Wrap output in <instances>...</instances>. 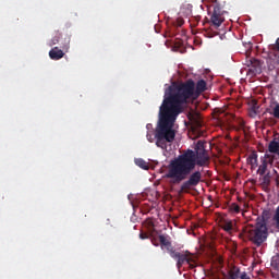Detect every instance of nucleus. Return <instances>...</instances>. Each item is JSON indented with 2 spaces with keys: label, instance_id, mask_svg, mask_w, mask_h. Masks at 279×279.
<instances>
[{
  "label": "nucleus",
  "instance_id": "obj_1",
  "mask_svg": "<svg viewBox=\"0 0 279 279\" xmlns=\"http://www.w3.org/2000/svg\"><path fill=\"white\" fill-rule=\"evenodd\" d=\"M195 97V81L187 80L182 83H172L165 92L162 104L159 108V123L155 132L156 145L167 149L175 141L173 125L184 106Z\"/></svg>",
  "mask_w": 279,
  "mask_h": 279
},
{
  "label": "nucleus",
  "instance_id": "obj_2",
  "mask_svg": "<svg viewBox=\"0 0 279 279\" xmlns=\"http://www.w3.org/2000/svg\"><path fill=\"white\" fill-rule=\"evenodd\" d=\"M208 165H210L208 153L195 154L194 150L187 149L170 161L166 178L172 180V184H180L189 178L179 190V195H182V193H189L202 182V172L194 171L195 167H208Z\"/></svg>",
  "mask_w": 279,
  "mask_h": 279
},
{
  "label": "nucleus",
  "instance_id": "obj_3",
  "mask_svg": "<svg viewBox=\"0 0 279 279\" xmlns=\"http://www.w3.org/2000/svg\"><path fill=\"white\" fill-rule=\"evenodd\" d=\"M267 225L263 222H257L256 228L248 231V239L257 245V247H260L265 241H267Z\"/></svg>",
  "mask_w": 279,
  "mask_h": 279
},
{
  "label": "nucleus",
  "instance_id": "obj_4",
  "mask_svg": "<svg viewBox=\"0 0 279 279\" xmlns=\"http://www.w3.org/2000/svg\"><path fill=\"white\" fill-rule=\"evenodd\" d=\"M170 256L174 260H177V267L180 269L184 263H186L190 267V269H195L197 267V264H195V259L193 258V255L191 252L186 251L183 253L177 252L175 250H170Z\"/></svg>",
  "mask_w": 279,
  "mask_h": 279
},
{
  "label": "nucleus",
  "instance_id": "obj_5",
  "mask_svg": "<svg viewBox=\"0 0 279 279\" xmlns=\"http://www.w3.org/2000/svg\"><path fill=\"white\" fill-rule=\"evenodd\" d=\"M53 45H60V48L69 53V49H71V36L65 35L62 37V33L57 31L56 35L49 41V47H53Z\"/></svg>",
  "mask_w": 279,
  "mask_h": 279
},
{
  "label": "nucleus",
  "instance_id": "obj_6",
  "mask_svg": "<svg viewBox=\"0 0 279 279\" xmlns=\"http://www.w3.org/2000/svg\"><path fill=\"white\" fill-rule=\"evenodd\" d=\"M223 13L225 11L221 10V5H219V3H216L214 5V12L210 16V22L213 23V25H215V27H221V23L226 21V19L223 17Z\"/></svg>",
  "mask_w": 279,
  "mask_h": 279
},
{
  "label": "nucleus",
  "instance_id": "obj_7",
  "mask_svg": "<svg viewBox=\"0 0 279 279\" xmlns=\"http://www.w3.org/2000/svg\"><path fill=\"white\" fill-rule=\"evenodd\" d=\"M187 118H189V121H191V123H192L193 132H197V130H199V128H202V118H199V114L189 113Z\"/></svg>",
  "mask_w": 279,
  "mask_h": 279
},
{
  "label": "nucleus",
  "instance_id": "obj_8",
  "mask_svg": "<svg viewBox=\"0 0 279 279\" xmlns=\"http://www.w3.org/2000/svg\"><path fill=\"white\" fill-rule=\"evenodd\" d=\"M272 162L274 157L265 155V158L262 160V165L258 167L257 173H259V175H265V173H267V165H271Z\"/></svg>",
  "mask_w": 279,
  "mask_h": 279
},
{
  "label": "nucleus",
  "instance_id": "obj_9",
  "mask_svg": "<svg viewBox=\"0 0 279 279\" xmlns=\"http://www.w3.org/2000/svg\"><path fill=\"white\" fill-rule=\"evenodd\" d=\"M66 53L62 48L54 47L49 51L50 60H62V57Z\"/></svg>",
  "mask_w": 279,
  "mask_h": 279
},
{
  "label": "nucleus",
  "instance_id": "obj_10",
  "mask_svg": "<svg viewBox=\"0 0 279 279\" xmlns=\"http://www.w3.org/2000/svg\"><path fill=\"white\" fill-rule=\"evenodd\" d=\"M194 154H208V150H206V143H204V141H198L196 143Z\"/></svg>",
  "mask_w": 279,
  "mask_h": 279
},
{
  "label": "nucleus",
  "instance_id": "obj_11",
  "mask_svg": "<svg viewBox=\"0 0 279 279\" xmlns=\"http://www.w3.org/2000/svg\"><path fill=\"white\" fill-rule=\"evenodd\" d=\"M159 242L161 245H163V247H167L169 254H171V250H173V247H171V242L167 240V236L159 235Z\"/></svg>",
  "mask_w": 279,
  "mask_h": 279
},
{
  "label": "nucleus",
  "instance_id": "obj_12",
  "mask_svg": "<svg viewBox=\"0 0 279 279\" xmlns=\"http://www.w3.org/2000/svg\"><path fill=\"white\" fill-rule=\"evenodd\" d=\"M241 276V269H239V267L233 266L230 270H229V279H239Z\"/></svg>",
  "mask_w": 279,
  "mask_h": 279
},
{
  "label": "nucleus",
  "instance_id": "obj_13",
  "mask_svg": "<svg viewBox=\"0 0 279 279\" xmlns=\"http://www.w3.org/2000/svg\"><path fill=\"white\" fill-rule=\"evenodd\" d=\"M268 150L270 151V154L279 155V142H276V140L271 141L268 145Z\"/></svg>",
  "mask_w": 279,
  "mask_h": 279
},
{
  "label": "nucleus",
  "instance_id": "obj_14",
  "mask_svg": "<svg viewBox=\"0 0 279 279\" xmlns=\"http://www.w3.org/2000/svg\"><path fill=\"white\" fill-rule=\"evenodd\" d=\"M205 90H206V81L199 80L196 83V93H197V95H201V93H205Z\"/></svg>",
  "mask_w": 279,
  "mask_h": 279
},
{
  "label": "nucleus",
  "instance_id": "obj_15",
  "mask_svg": "<svg viewBox=\"0 0 279 279\" xmlns=\"http://www.w3.org/2000/svg\"><path fill=\"white\" fill-rule=\"evenodd\" d=\"M260 107L258 106V102H256V100H254L253 102H252V106H251V108H250V117H256V114H258V109H259Z\"/></svg>",
  "mask_w": 279,
  "mask_h": 279
},
{
  "label": "nucleus",
  "instance_id": "obj_16",
  "mask_svg": "<svg viewBox=\"0 0 279 279\" xmlns=\"http://www.w3.org/2000/svg\"><path fill=\"white\" fill-rule=\"evenodd\" d=\"M135 165L140 167V169H144V171H148L149 169V163L144 159H136Z\"/></svg>",
  "mask_w": 279,
  "mask_h": 279
},
{
  "label": "nucleus",
  "instance_id": "obj_17",
  "mask_svg": "<svg viewBox=\"0 0 279 279\" xmlns=\"http://www.w3.org/2000/svg\"><path fill=\"white\" fill-rule=\"evenodd\" d=\"M222 230H225V232H232V230H233L232 221H230V220L223 221Z\"/></svg>",
  "mask_w": 279,
  "mask_h": 279
},
{
  "label": "nucleus",
  "instance_id": "obj_18",
  "mask_svg": "<svg viewBox=\"0 0 279 279\" xmlns=\"http://www.w3.org/2000/svg\"><path fill=\"white\" fill-rule=\"evenodd\" d=\"M251 71H253V73H258V71H260V61H251Z\"/></svg>",
  "mask_w": 279,
  "mask_h": 279
},
{
  "label": "nucleus",
  "instance_id": "obj_19",
  "mask_svg": "<svg viewBox=\"0 0 279 279\" xmlns=\"http://www.w3.org/2000/svg\"><path fill=\"white\" fill-rule=\"evenodd\" d=\"M229 210H230L231 213H234L235 215H239V213H241V207L239 206V204L232 203V204L229 206Z\"/></svg>",
  "mask_w": 279,
  "mask_h": 279
},
{
  "label": "nucleus",
  "instance_id": "obj_20",
  "mask_svg": "<svg viewBox=\"0 0 279 279\" xmlns=\"http://www.w3.org/2000/svg\"><path fill=\"white\" fill-rule=\"evenodd\" d=\"M173 27H182L184 25V20L182 17H178L172 22Z\"/></svg>",
  "mask_w": 279,
  "mask_h": 279
},
{
  "label": "nucleus",
  "instance_id": "obj_21",
  "mask_svg": "<svg viewBox=\"0 0 279 279\" xmlns=\"http://www.w3.org/2000/svg\"><path fill=\"white\" fill-rule=\"evenodd\" d=\"M270 114H272V117H275V119H279V104H277L274 107L272 112H270Z\"/></svg>",
  "mask_w": 279,
  "mask_h": 279
},
{
  "label": "nucleus",
  "instance_id": "obj_22",
  "mask_svg": "<svg viewBox=\"0 0 279 279\" xmlns=\"http://www.w3.org/2000/svg\"><path fill=\"white\" fill-rule=\"evenodd\" d=\"M248 161L251 162V165H254L256 162H258V155L257 154H253L248 157Z\"/></svg>",
  "mask_w": 279,
  "mask_h": 279
},
{
  "label": "nucleus",
  "instance_id": "obj_23",
  "mask_svg": "<svg viewBox=\"0 0 279 279\" xmlns=\"http://www.w3.org/2000/svg\"><path fill=\"white\" fill-rule=\"evenodd\" d=\"M271 180L269 179V175H264L263 178V184H265L266 186H269Z\"/></svg>",
  "mask_w": 279,
  "mask_h": 279
},
{
  "label": "nucleus",
  "instance_id": "obj_24",
  "mask_svg": "<svg viewBox=\"0 0 279 279\" xmlns=\"http://www.w3.org/2000/svg\"><path fill=\"white\" fill-rule=\"evenodd\" d=\"M240 278L241 279H250V276H247V272L243 271V272H240Z\"/></svg>",
  "mask_w": 279,
  "mask_h": 279
},
{
  "label": "nucleus",
  "instance_id": "obj_25",
  "mask_svg": "<svg viewBox=\"0 0 279 279\" xmlns=\"http://www.w3.org/2000/svg\"><path fill=\"white\" fill-rule=\"evenodd\" d=\"M140 239L142 240L149 239V235L147 233H140Z\"/></svg>",
  "mask_w": 279,
  "mask_h": 279
},
{
  "label": "nucleus",
  "instance_id": "obj_26",
  "mask_svg": "<svg viewBox=\"0 0 279 279\" xmlns=\"http://www.w3.org/2000/svg\"><path fill=\"white\" fill-rule=\"evenodd\" d=\"M146 138H147V141H149V143H154V137H153V135L151 134H147L146 135Z\"/></svg>",
  "mask_w": 279,
  "mask_h": 279
},
{
  "label": "nucleus",
  "instance_id": "obj_27",
  "mask_svg": "<svg viewBox=\"0 0 279 279\" xmlns=\"http://www.w3.org/2000/svg\"><path fill=\"white\" fill-rule=\"evenodd\" d=\"M276 47H277V50L279 51V38H277L276 40Z\"/></svg>",
  "mask_w": 279,
  "mask_h": 279
}]
</instances>
